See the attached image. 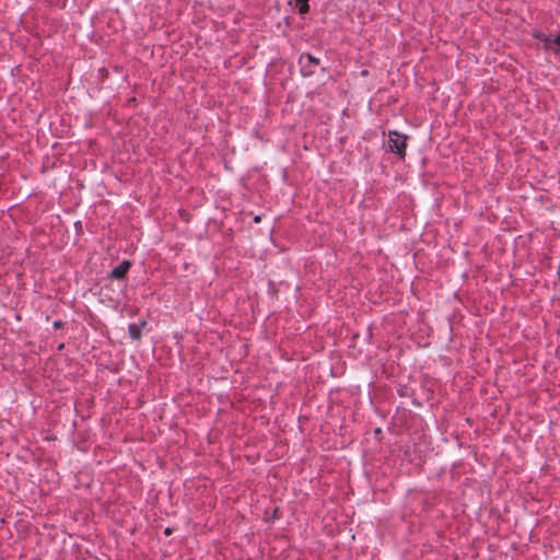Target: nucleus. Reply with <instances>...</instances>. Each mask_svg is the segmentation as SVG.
I'll return each instance as SVG.
<instances>
[{"mask_svg":"<svg viewBox=\"0 0 560 560\" xmlns=\"http://www.w3.org/2000/svg\"><path fill=\"white\" fill-rule=\"evenodd\" d=\"M61 326H62V323L59 320L54 323L55 328H60Z\"/></svg>","mask_w":560,"mask_h":560,"instance_id":"nucleus-7","label":"nucleus"},{"mask_svg":"<svg viewBox=\"0 0 560 560\" xmlns=\"http://www.w3.org/2000/svg\"><path fill=\"white\" fill-rule=\"evenodd\" d=\"M170 533H171L170 528H166V529H165V534H166V535H170Z\"/></svg>","mask_w":560,"mask_h":560,"instance_id":"nucleus-9","label":"nucleus"},{"mask_svg":"<svg viewBox=\"0 0 560 560\" xmlns=\"http://www.w3.org/2000/svg\"><path fill=\"white\" fill-rule=\"evenodd\" d=\"M145 325L144 322L140 323V324H131L129 325V334L131 336V338L138 340L140 339L141 337V330H142V327Z\"/></svg>","mask_w":560,"mask_h":560,"instance_id":"nucleus-4","label":"nucleus"},{"mask_svg":"<svg viewBox=\"0 0 560 560\" xmlns=\"http://www.w3.org/2000/svg\"><path fill=\"white\" fill-rule=\"evenodd\" d=\"M131 264L128 260H124L120 265L115 267L110 272V278L113 279H122L128 272Z\"/></svg>","mask_w":560,"mask_h":560,"instance_id":"nucleus-2","label":"nucleus"},{"mask_svg":"<svg viewBox=\"0 0 560 560\" xmlns=\"http://www.w3.org/2000/svg\"><path fill=\"white\" fill-rule=\"evenodd\" d=\"M406 145H407V136L401 135L397 131L388 132V140L386 148L396 154H398L401 159L405 158L406 154Z\"/></svg>","mask_w":560,"mask_h":560,"instance_id":"nucleus-1","label":"nucleus"},{"mask_svg":"<svg viewBox=\"0 0 560 560\" xmlns=\"http://www.w3.org/2000/svg\"><path fill=\"white\" fill-rule=\"evenodd\" d=\"M545 47L553 51L555 55L560 56V33L555 37H547L545 39Z\"/></svg>","mask_w":560,"mask_h":560,"instance_id":"nucleus-3","label":"nucleus"},{"mask_svg":"<svg viewBox=\"0 0 560 560\" xmlns=\"http://www.w3.org/2000/svg\"><path fill=\"white\" fill-rule=\"evenodd\" d=\"M298 3L300 4L299 12L301 14H305L308 11V9H310L307 1L298 2Z\"/></svg>","mask_w":560,"mask_h":560,"instance_id":"nucleus-6","label":"nucleus"},{"mask_svg":"<svg viewBox=\"0 0 560 560\" xmlns=\"http://www.w3.org/2000/svg\"><path fill=\"white\" fill-rule=\"evenodd\" d=\"M254 221H255L256 223L260 222V215H256V217H255V219H254Z\"/></svg>","mask_w":560,"mask_h":560,"instance_id":"nucleus-8","label":"nucleus"},{"mask_svg":"<svg viewBox=\"0 0 560 560\" xmlns=\"http://www.w3.org/2000/svg\"><path fill=\"white\" fill-rule=\"evenodd\" d=\"M306 59L308 62L318 63V59L313 57L311 54L302 55L300 58V62H303Z\"/></svg>","mask_w":560,"mask_h":560,"instance_id":"nucleus-5","label":"nucleus"}]
</instances>
